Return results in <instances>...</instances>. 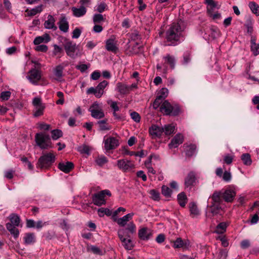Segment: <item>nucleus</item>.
<instances>
[{"instance_id": "obj_1", "label": "nucleus", "mask_w": 259, "mask_h": 259, "mask_svg": "<svg viewBox=\"0 0 259 259\" xmlns=\"http://www.w3.org/2000/svg\"><path fill=\"white\" fill-rule=\"evenodd\" d=\"M185 22L179 19L172 23L166 32V39L169 44L168 46H176L183 38V33L186 28Z\"/></svg>"}, {"instance_id": "obj_2", "label": "nucleus", "mask_w": 259, "mask_h": 259, "mask_svg": "<svg viewBox=\"0 0 259 259\" xmlns=\"http://www.w3.org/2000/svg\"><path fill=\"white\" fill-rule=\"evenodd\" d=\"M37 145L41 149H48L52 147V142L49 135L45 133H37L35 135Z\"/></svg>"}, {"instance_id": "obj_3", "label": "nucleus", "mask_w": 259, "mask_h": 259, "mask_svg": "<svg viewBox=\"0 0 259 259\" xmlns=\"http://www.w3.org/2000/svg\"><path fill=\"white\" fill-rule=\"evenodd\" d=\"M55 160V156L52 153H47L39 157L37 167L40 168H47L50 167Z\"/></svg>"}, {"instance_id": "obj_4", "label": "nucleus", "mask_w": 259, "mask_h": 259, "mask_svg": "<svg viewBox=\"0 0 259 259\" xmlns=\"http://www.w3.org/2000/svg\"><path fill=\"white\" fill-rule=\"evenodd\" d=\"M66 54L72 59H75L81 55L79 48L75 43L69 41L64 45Z\"/></svg>"}, {"instance_id": "obj_5", "label": "nucleus", "mask_w": 259, "mask_h": 259, "mask_svg": "<svg viewBox=\"0 0 259 259\" xmlns=\"http://www.w3.org/2000/svg\"><path fill=\"white\" fill-rule=\"evenodd\" d=\"M160 111L166 115H177L180 112L179 108L175 105L172 106L168 101H164L160 107Z\"/></svg>"}, {"instance_id": "obj_6", "label": "nucleus", "mask_w": 259, "mask_h": 259, "mask_svg": "<svg viewBox=\"0 0 259 259\" xmlns=\"http://www.w3.org/2000/svg\"><path fill=\"white\" fill-rule=\"evenodd\" d=\"M108 84L106 80H103L100 82L96 87H91L87 90V94L88 95L94 94L97 98H100L104 93V89Z\"/></svg>"}, {"instance_id": "obj_7", "label": "nucleus", "mask_w": 259, "mask_h": 259, "mask_svg": "<svg viewBox=\"0 0 259 259\" xmlns=\"http://www.w3.org/2000/svg\"><path fill=\"white\" fill-rule=\"evenodd\" d=\"M91 116L96 119H101L105 116L104 112L102 109V103L97 101L94 102L89 109Z\"/></svg>"}, {"instance_id": "obj_8", "label": "nucleus", "mask_w": 259, "mask_h": 259, "mask_svg": "<svg viewBox=\"0 0 259 259\" xmlns=\"http://www.w3.org/2000/svg\"><path fill=\"white\" fill-rule=\"evenodd\" d=\"M105 195L110 196L111 195V192L108 190H104L98 193L95 194L93 197V201L95 205L101 206L105 204L106 200L105 199Z\"/></svg>"}, {"instance_id": "obj_9", "label": "nucleus", "mask_w": 259, "mask_h": 259, "mask_svg": "<svg viewBox=\"0 0 259 259\" xmlns=\"http://www.w3.org/2000/svg\"><path fill=\"white\" fill-rule=\"evenodd\" d=\"M117 166L123 172L132 171L135 168L134 163L127 159H119L117 161Z\"/></svg>"}, {"instance_id": "obj_10", "label": "nucleus", "mask_w": 259, "mask_h": 259, "mask_svg": "<svg viewBox=\"0 0 259 259\" xmlns=\"http://www.w3.org/2000/svg\"><path fill=\"white\" fill-rule=\"evenodd\" d=\"M32 104L34 107L33 116L38 117L42 115L45 108V105L42 103L40 98L35 97L32 100Z\"/></svg>"}, {"instance_id": "obj_11", "label": "nucleus", "mask_w": 259, "mask_h": 259, "mask_svg": "<svg viewBox=\"0 0 259 259\" xmlns=\"http://www.w3.org/2000/svg\"><path fill=\"white\" fill-rule=\"evenodd\" d=\"M36 67L40 68L38 64H37V66H35V68H33L29 71V75L27 76L29 81L34 85L37 84L38 81L41 78V72L38 69H36Z\"/></svg>"}, {"instance_id": "obj_12", "label": "nucleus", "mask_w": 259, "mask_h": 259, "mask_svg": "<svg viewBox=\"0 0 259 259\" xmlns=\"http://www.w3.org/2000/svg\"><path fill=\"white\" fill-rule=\"evenodd\" d=\"M124 230L120 229L118 231V235L122 242V245L126 250H131L134 247V244L132 240L130 238H126L123 236Z\"/></svg>"}, {"instance_id": "obj_13", "label": "nucleus", "mask_w": 259, "mask_h": 259, "mask_svg": "<svg viewBox=\"0 0 259 259\" xmlns=\"http://www.w3.org/2000/svg\"><path fill=\"white\" fill-rule=\"evenodd\" d=\"M153 231L147 227L142 228L138 231L139 238L144 241L151 239L153 237Z\"/></svg>"}, {"instance_id": "obj_14", "label": "nucleus", "mask_w": 259, "mask_h": 259, "mask_svg": "<svg viewBox=\"0 0 259 259\" xmlns=\"http://www.w3.org/2000/svg\"><path fill=\"white\" fill-rule=\"evenodd\" d=\"M221 191L223 198L225 201L230 202L233 200L236 195V192L233 188L229 187L226 189L222 190Z\"/></svg>"}, {"instance_id": "obj_15", "label": "nucleus", "mask_w": 259, "mask_h": 259, "mask_svg": "<svg viewBox=\"0 0 259 259\" xmlns=\"http://www.w3.org/2000/svg\"><path fill=\"white\" fill-rule=\"evenodd\" d=\"M104 147L106 150L115 149L118 145L119 142L117 139L114 137H109L104 141Z\"/></svg>"}, {"instance_id": "obj_16", "label": "nucleus", "mask_w": 259, "mask_h": 259, "mask_svg": "<svg viewBox=\"0 0 259 259\" xmlns=\"http://www.w3.org/2000/svg\"><path fill=\"white\" fill-rule=\"evenodd\" d=\"M149 132L152 139L160 138L163 133L162 127L157 125H152L149 129Z\"/></svg>"}, {"instance_id": "obj_17", "label": "nucleus", "mask_w": 259, "mask_h": 259, "mask_svg": "<svg viewBox=\"0 0 259 259\" xmlns=\"http://www.w3.org/2000/svg\"><path fill=\"white\" fill-rule=\"evenodd\" d=\"M106 49L108 51L113 53H116L118 51V47L114 36H111L106 41Z\"/></svg>"}, {"instance_id": "obj_18", "label": "nucleus", "mask_w": 259, "mask_h": 259, "mask_svg": "<svg viewBox=\"0 0 259 259\" xmlns=\"http://www.w3.org/2000/svg\"><path fill=\"white\" fill-rule=\"evenodd\" d=\"M58 167L60 170L67 174L74 168V164L72 162L62 161L59 163Z\"/></svg>"}, {"instance_id": "obj_19", "label": "nucleus", "mask_w": 259, "mask_h": 259, "mask_svg": "<svg viewBox=\"0 0 259 259\" xmlns=\"http://www.w3.org/2000/svg\"><path fill=\"white\" fill-rule=\"evenodd\" d=\"M183 136L181 134H178L172 139L170 143L168 144V146L170 149L177 148L183 142Z\"/></svg>"}, {"instance_id": "obj_20", "label": "nucleus", "mask_w": 259, "mask_h": 259, "mask_svg": "<svg viewBox=\"0 0 259 259\" xmlns=\"http://www.w3.org/2000/svg\"><path fill=\"white\" fill-rule=\"evenodd\" d=\"M190 246L188 240H183L181 238H178L174 242L173 247L175 248H183L187 249Z\"/></svg>"}, {"instance_id": "obj_21", "label": "nucleus", "mask_w": 259, "mask_h": 259, "mask_svg": "<svg viewBox=\"0 0 259 259\" xmlns=\"http://www.w3.org/2000/svg\"><path fill=\"white\" fill-rule=\"evenodd\" d=\"M196 181L195 174L191 171L188 174L185 178V185L186 187H191L195 183Z\"/></svg>"}, {"instance_id": "obj_22", "label": "nucleus", "mask_w": 259, "mask_h": 259, "mask_svg": "<svg viewBox=\"0 0 259 259\" xmlns=\"http://www.w3.org/2000/svg\"><path fill=\"white\" fill-rule=\"evenodd\" d=\"M73 15L76 17L84 16L87 13V9L84 6H80L79 8L73 7L71 8Z\"/></svg>"}, {"instance_id": "obj_23", "label": "nucleus", "mask_w": 259, "mask_h": 259, "mask_svg": "<svg viewBox=\"0 0 259 259\" xmlns=\"http://www.w3.org/2000/svg\"><path fill=\"white\" fill-rule=\"evenodd\" d=\"M189 208L190 212V215L192 218H197L200 215V210L195 202H190L189 204Z\"/></svg>"}, {"instance_id": "obj_24", "label": "nucleus", "mask_w": 259, "mask_h": 259, "mask_svg": "<svg viewBox=\"0 0 259 259\" xmlns=\"http://www.w3.org/2000/svg\"><path fill=\"white\" fill-rule=\"evenodd\" d=\"M55 20L53 16L49 15L48 16L47 20L44 23V26L48 29H57V27L55 24Z\"/></svg>"}, {"instance_id": "obj_25", "label": "nucleus", "mask_w": 259, "mask_h": 259, "mask_svg": "<svg viewBox=\"0 0 259 259\" xmlns=\"http://www.w3.org/2000/svg\"><path fill=\"white\" fill-rule=\"evenodd\" d=\"M133 216V213H128L122 218H119L118 220H116V223L119 226L124 227L127 224V222L132 219Z\"/></svg>"}, {"instance_id": "obj_26", "label": "nucleus", "mask_w": 259, "mask_h": 259, "mask_svg": "<svg viewBox=\"0 0 259 259\" xmlns=\"http://www.w3.org/2000/svg\"><path fill=\"white\" fill-rule=\"evenodd\" d=\"M58 25L61 31L64 32H67L68 31L69 24L65 16L61 17L58 23Z\"/></svg>"}, {"instance_id": "obj_27", "label": "nucleus", "mask_w": 259, "mask_h": 259, "mask_svg": "<svg viewBox=\"0 0 259 259\" xmlns=\"http://www.w3.org/2000/svg\"><path fill=\"white\" fill-rule=\"evenodd\" d=\"M116 90L120 94L125 95L130 92L128 85L122 82H118L116 84Z\"/></svg>"}, {"instance_id": "obj_28", "label": "nucleus", "mask_w": 259, "mask_h": 259, "mask_svg": "<svg viewBox=\"0 0 259 259\" xmlns=\"http://www.w3.org/2000/svg\"><path fill=\"white\" fill-rule=\"evenodd\" d=\"M50 40V37L49 34L46 33L42 36H39L34 39L33 43L35 45H40L41 43H47Z\"/></svg>"}, {"instance_id": "obj_29", "label": "nucleus", "mask_w": 259, "mask_h": 259, "mask_svg": "<svg viewBox=\"0 0 259 259\" xmlns=\"http://www.w3.org/2000/svg\"><path fill=\"white\" fill-rule=\"evenodd\" d=\"M24 243L26 245H30L35 242V236L33 233H27L24 237Z\"/></svg>"}, {"instance_id": "obj_30", "label": "nucleus", "mask_w": 259, "mask_h": 259, "mask_svg": "<svg viewBox=\"0 0 259 259\" xmlns=\"http://www.w3.org/2000/svg\"><path fill=\"white\" fill-rule=\"evenodd\" d=\"M6 228L10 232L11 234L13 235L15 239H17L19 235V231L17 228V226H12L11 224H6Z\"/></svg>"}, {"instance_id": "obj_31", "label": "nucleus", "mask_w": 259, "mask_h": 259, "mask_svg": "<svg viewBox=\"0 0 259 259\" xmlns=\"http://www.w3.org/2000/svg\"><path fill=\"white\" fill-rule=\"evenodd\" d=\"M222 191H215L211 196V199L212 200V203H221L222 201Z\"/></svg>"}, {"instance_id": "obj_32", "label": "nucleus", "mask_w": 259, "mask_h": 259, "mask_svg": "<svg viewBox=\"0 0 259 259\" xmlns=\"http://www.w3.org/2000/svg\"><path fill=\"white\" fill-rule=\"evenodd\" d=\"M164 61V64H169L172 69H174L175 66L176 60L174 56L167 54L163 57Z\"/></svg>"}, {"instance_id": "obj_33", "label": "nucleus", "mask_w": 259, "mask_h": 259, "mask_svg": "<svg viewBox=\"0 0 259 259\" xmlns=\"http://www.w3.org/2000/svg\"><path fill=\"white\" fill-rule=\"evenodd\" d=\"M64 66L61 65L57 66L54 70V74L55 76V79L59 80L62 76Z\"/></svg>"}, {"instance_id": "obj_34", "label": "nucleus", "mask_w": 259, "mask_h": 259, "mask_svg": "<svg viewBox=\"0 0 259 259\" xmlns=\"http://www.w3.org/2000/svg\"><path fill=\"white\" fill-rule=\"evenodd\" d=\"M10 222L7 224H11L12 226L18 227L20 222V217L15 213L11 214L9 217Z\"/></svg>"}, {"instance_id": "obj_35", "label": "nucleus", "mask_w": 259, "mask_h": 259, "mask_svg": "<svg viewBox=\"0 0 259 259\" xmlns=\"http://www.w3.org/2000/svg\"><path fill=\"white\" fill-rule=\"evenodd\" d=\"M228 226V224L226 222L220 223L216 227L214 232L217 234H223L226 231Z\"/></svg>"}, {"instance_id": "obj_36", "label": "nucleus", "mask_w": 259, "mask_h": 259, "mask_svg": "<svg viewBox=\"0 0 259 259\" xmlns=\"http://www.w3.org/2000/svg\"><path fill=\"white\" fill-rule=\"evenodd\" d=\"M162 130H163V133L165 135H170L174 133L175 126L172 124L165 125L164 126L162 127Z\"/></svg>"}, {"instance_id": "obj_37", "label": "nucleus", "mask_w": 259, "mask_h": 259, "mask_svg": "<svg viewBox=\"0 0 259 259\" xmlns=\"http://www.w3.org/2000/svg\"><path fill=\"white\" fill-rule=\"evenodd\" d=\"M178 201L182 207H184L187 202V197L184 192H182L178 195Z\"/></svg>"}, {"instance_id": "obj_38", "label": "nucleus", "mask_w": 259, "mask_h": 259, "mask_svg": "<svg viewBox=\"0 0 259 259\" xmlns=\"http://www.w3.org/2000/svg\"><path fill=\"white\" fill-rule=\"evenodd\" d=\"M196 151V146L194 144H191L187 146L186 154L188 156H192L195 154Z\"/></svg>"}, {"instance_id": "obj_39", "label": "nucleus", "mask_w": 259, "mask_h": 259, "mask_svg": "<svg viewBox=\"0 0 259 259\" xmlns=\"http://www.w3.org/2000/svg\"><path fill=\"white\" fill-rule=\"evenodd\" d=\"M248 6L251 12L256 16L259 15V6L254 2L249 3Z\"/></svg>"}, {"instance_id": "obj_40", "label": "nucleus", "mask_w": 259, "mask_h": 259, "mask_svg": "<svg viewBox=\"0 0 259 259\" xmlns=\"http://www.w3.org/2000/svg\"><path fill=\"white\" fill-rule=\"evenodd\" d=\"M98 215L100 217H103L104 215L110 216L112 214V211L109 208L101 207L98 210Z\"/></svg>"}, {"instance_id": "obj_41", "label": "nucleus", "mask_w": 259, "mask_h": 259, "mask_svg": "<svg viewBox=\"0 0 259 259\" xmlns=\"http://www.w3.org/2000/svg\"><path fill=\"white\" fill-rule=\"evenodd\" d=\"M107 158L104 155L98 156L95 159V162L100 166H102L105 163H107Z\"/></svg>"}, {"instance_id": "obj_42", "label": "nucleus", "mask_w": 259, "mask_h": 259, "mask_svg": "<svg viewBox=\"0 0 259 259\" xmlns=\"http://www.w3.org/2000/svg\"><path fill=\"white\" fill-rule=\"evenodd\" d=\"M106 122V120H102L98 121L100 131H108L111 129V127L108 125Z\"/></svg>"}, {"instance_id": "obj_43", "label": "nucleus", "mask_w": 259, "mask_h": 259, "mask_svg": "<svg viewBox=\"0 0 259 259\" xmlns=\"http://www.w3.org/2000/svg\"><path fill=\"white\" fill-rule=\"evenodd\" d=\"M211 212L213 214H217L221 212L222 207L220 206V203H212L210 206Z\"/></svg>"}, {"instance_id": "obj_44", "label": "nucleus", "mask_w": 259, "mask_h": 259, "mask_svg": "<svg viewBox=\"0 0 259 259\" xmlns=\"http://www.w3.org/2000/svg\"><path fill=\"white\" fill-rule=\"evenodd\" d=\"M241 158L245 165H249L251 164L252 161L250 155L248 153L243 154Z\"/></svg>"}, {"instance_id": "obj_45", "label": "nucleus", "mask_w": 259, "mask_h": 259, "mask_svg": "<svg viewBox=\"0 0 259 259\" xmlns=\"http://www.w3.org/2000/svg\"><path fill=\"white\" fill-rule=\"evenodd\" d=\"M210 35L211 37L213 38H216L220 36V31L219 29L216 27H211L210 28Z\"/></svg>"}, {"instance_id": "obj_46", "label": "nucleus", "mask_w": 259, "mask_h": 259, "mask_svg": "<svg viewBox=\"0 0 259 259\" xmlns=\"http://www.w3.org/2000/svg\"><path fill=\"white\" fill-rule=\"evenodd\" d=\"M52 138L54 140H56L63 135L62 132L60 130H53L51 131Z\"/></svg>"}, {"instance_id": "obj_47", "label": "nucleus", "mask_w": 259, "mask_h": 259, "mask_svg": "<svg viewBox=\"0 0 259 259\" xmlns=\"http://www.w3.org/2000/svg\"><path fill=\"white\" fill-rule=\"evenodd\" d=\"M105 18L101 14H95L93 17V21L95 24L100 23L101 22L104 21Z\"/></svg>"}, {"instance_id": "obj_48", "label": "nucleus", "mask_w": 259, "mask_h": 259, "mask_svg": "<svg viewBox=\"0 0 259 259\" xmlns=\"http://www.w3.org/2000/svg\"><path fill=\"white\" fill-rule=\"evenodd\" d=\"M107 8V6L104 2H101L97 5L95 8V10L101 13H103Z\"/></svg>"}, {"instance_id": "obj_49", "label": "nucleus", "mask_w": 259, "mask_h": 259, "mask_svg": "<svg viewBox=\"0 0 259 259\" xmlns=\"http://www.w3.org/2000/svg\"><path fill=\"white\" fill-rule=\"evenodd\" d=\"M245 26L247 28V33L250 34H251L253 32V21L251 19H247L246 23L245 24Z\"/></svg>"}, {"instance_id": "obj_50", "label": "nucleus", "mask_w": 259, "mask_h": 259, "mask_svg": "<svg viewBox=\"0 0 259 259\" xmlns=\"http://www.w3.org/2000/svg\"><path fill=\"white\" fill-rule=\"evenodd\" d=\"M251 50L253 54L255 56L259 54V44L255 43L254 40H251Z\"/></svg>"}, {"instance_id": "obj_51", "label": "nucleus", "mask_w": 259, "mask_h": 259, "mask_svg": "<svg viewBox=\"0 0 259 259\" xmlns=\"http://www.w3.org/2000/svg\"><path fill=\"white\" fill-rule=\"evenodd\" d=\"M125 230H127L130 233L133 234L136 232V225L133 222H131L128 224H127Z\"/></svg>"}, {"instance_id": "obj_52", "label": "nucleus", "mask_w": 259, "mask_h": 259, "mask_svg": "<svg viewBox=\"0 0 259 259\" xmlns=\"http://www.w3.org/2000/svg\"><path fill=\"white\" fill-rule=\"evenodd\" d=\"M41 11L42 5H39L30 10L28 14L30 16H34L37 13L41 12Z\"/></svg>"}, {"instance_id": "obj_53", "label": "nucleus", "mask_w": 259, "mask_h": 259, "mask_svg": "<svg viewBox=\"0 0 259 259\" xmlns=\"http://www.w3.org/2000/svg\"><path fill=\"white\" fill-rule=\"evenodd\" d=\"M168 94V90L166 88H162L158 92L157 96L163 100Z\"/></svg>"}, {"instance_id": "obj_54", "label": "nucleus", "mask_w": 259, "mask_h": 259, "mask_svg": "<svg viewBox=\"0 0 259 259\" xmlns=\"http://www.w3.org/2000/svg\"><path fill=\"white\" fill-rule=\"evenodd\" d=\"M220 8V6L218 5L212 6H207V13L208 16H210L213 13L218 11V10Z\"/></svg>"}, {"instance_id": "obj_55", "label": "nucleus", "mask_w": 259, "mask_h": 259, "mask_svg": "<svg viewBox=\"0 0 259 259\" xmlns=\"http://www.w3.org/2000/svg\"><path fill=\"white\" fill-rule=\"evenodd\" d=\"M149 194L151 195V198L154 200H158L160 198L159 193L154 190L152 189L149 191Z\"/></svg>"}, {"instance_id": "obj_56", "label": "nucleus", "mask_w": 259, "mask_h": 259, "mask_svg": "<svg viewBox=\"0 0 259 259\" xmlns=\"http://www.w3.org/2000/svg\"><path fill=\"white\" fill-rule=\"evenodd\" d=\"M162 194L166 196L169 197L171 193V191L168 187L166 186H163L161 189Z\"/></svg>"}, {"instance_id": "obj_57", "label": "nucleus", "mask_w": 259, "mask_h": 259, "mask_svg": "<svg viewBox=\"0 0 259 259\" xmlns=\"http://www.w3.org/2000/svg\"><path fill=\"white\" fill-rule=\"evenodd\" d=\"M90 250L96 254L102 255L103 254V251L99 247L96 246H91L90 247Z\"/></svg>"}, {"instance_id": "obj_58", "label": "nucleus", "mask_w": 259, "mask_h": 259, "mask_svg": "<svg viewBox=\"0 0 259 259\" xmlns=\"http://www.w3.org/2000/svg\"><path fill=\"white\" fill-rule=\"evenodd\" d=\"M130 37L133 40H137L140 39V35L137 31H134L130 34Z\"/></svg>"}, {"instance_id": "obj_59", "label": "nucleus", "mask_w": 259, "mask_h": 259, "mask_svg": "<svg viewBox=\"0 0 259 259\" xmlns=\"http://www.w3.org/2000/svg\"><path fill=\"white\" fill-rule=\"evenodd\" d=\"M107 103L108 104H110V107L113 110V112H116L119 111V108L117 106V102L115 101H112L111 100L108 101Z\"/></svg>"}, {"instance_id": "obj_60", "label": "nucleus", "mask_w": 259, "mask_h": 259, "mask_svg": "<svg viewBox=\"0 0 259 259\" xmlns=\"http://www.w3.org/2000/svg\"><path fill=\"white\" fill-rule=\"evenodd\" d=\"M223 180L227 182H230L232 179V176L230 171H225L222 176Z\"/></svg>"}, {"instance_id": "obj_61", "label": "nucleus", "mask_w": 259, "mask_h": 259, "mask_svg": "<svg viewBox=\"0 0 259 259\" xmlns=\"http://www.w3.org/2000/svg\"><path fill=\"white\" fill-rule=\"evenodd\" d=\"M90 149L87 145H82L80 146L78 148V151L81 153H85L89 154L90 153Z\"/></svg>"}, {"instance_id": "obj_62", "label": "nucleus", "mask_w": 259, "mask_h": 259, "mask_svg": "<svg viewBox=\"0 0 259 259\" xmlns=\"http://www.w3.org/2000/svg\"><path fill=\"white\" fill-rule=\"evenodd\" d=\"M35 50L38 52H46L48 50V48L45 45H38L35 47Z\"/></svg>"}, {"instance_id": "obj_63", "label": "nucleus", "mask_w": 259, "mask_h": 259, "mask_svg": "<svg viewBox=\"0 0 259 259\" xmlns=\"http://www.w3.org/2000/svg\"><path fill=\"white\" fill-rule=\"evenodd\" d=\"M11 92L9 91L3 92L1 94V98L2 100L7 101L11 96Z\"/></svg>"}, {"instance_id": "obj_64", "label": "nucleus", "mask_w": 259, "mask_h": 259, "mask_svg": "<svg viewBox=\"0 0 259 259\" xmlns=\"http://www.w3.org/2000/svg\"><path fill=\"white\" fill-rule=\"evenodd\" d=\"M131 117L135 122H139L140 121L141 117L139 113L136 112H132L131 113Z\"/></svg>"}]
</instances>
